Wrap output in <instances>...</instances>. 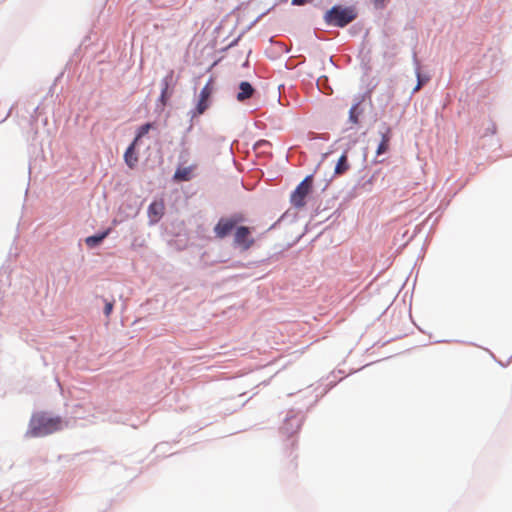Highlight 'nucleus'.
I'll return each instance as SVG.
<instances>
[{"label":"nucleus","mask_w":512,"mask_h":512,"mask_svg":"<svg viewBox=\"0 0 512 512\" xmlns=\"http://www.w3.org/2000/svg\"><path fill=\"white\" fill-rule=\"evenodd\" d=\"M213 88L211 86V83H207L203 87V89L200 92L199 101L196 106V110L198 114H203L205 110L209 107V99L212 94Z\"/></svg>","instance_id":"obj_8"},{"label":"nucleus","mask_w":512,"mask_h":512,"mask_svg":"<svg viewBox=\"0 0 512 512\" xmlns=\"http://www.w3.org/2000/svg\"><path fill=\"white\" fill-rule=\"evenodd\" d=\"M243 221L242 215H233L231 217H222L214 227L215 236L223 239L228 236L237 224Z\"/></svg>","instance_id":"obj_4"},{"label":"nucleus","mask_w":512,"mask_h":512,"mask_svg":"<svg viewBox=\"0 0 512 512\" xmlns=\"http://www.w3.org/2000/svg\"><path fill=\"white\" fill-rule=\"evenodd\" d=\"M349 169V164L347 161V155L343 154L339 159L335 167L336 174H343Z\"/></svg>","instance_id":"obj_15"},{"label":"nucleus","mask_w":512,"mask_h":512,"mask_svg":"<svg viewBox=\"0 0 512 512\" xmlns=\"http://www.w3.org/2000/svg\"><path fill=\"white\" fill-rule=\"evenodd\" d=\"M234 244L242 250H248L254 245V239L251 237V231L248 227L239 226L236 228Z\"/></svg>","instance_id":"obj_5"},{"label":"nucleus","mask_w":512,"mask_h":512,"mask_svg":"<svg viewBox=\"0 0 512 512\" xmlns=\"http://www.w3.org/2000/svg\"><path fill=\"white\" fill-rule=\"evenodd\" d=\"M357 17V13L352 7L334 6L328 10L324 16L327 24L337 27H345Z\"/></svg>","instance_id":"obj_2"},{"label":"nucleus","mask_w":512,"mask_h":512,"mask_svg":"<svg viewBox=\"0 0 512 512\" xmlns=\"http://www.w3.org/2000/svg\"><path fill=\"white\" fill-rule=\"evenodd\" d=\"M162 89H161V95H160V102L162 105H166L167 101L172 95V88L175 85L174 81V71L170 70L167 75L162 79L161 81Z\"/></svg>","instance_id":"obj_6"},{"label":"nucleus","mask_w":512,"mask_h":512,"mask_svg":"<svg viewBox=\"0 0 512 512\" xmlns=\"http://www.w3.org/2000/svg\"><path fill=\"white\" fill-rule=\"evenodd\" d=\"M110 230H106L101 234L98 235H92L85 239V243L88 247L93 248L100 244L109 234Z\"/></svg>","instance_id":"obj_12"},{"label":"nucleus","mask_w":512,"mask_h":512,"mask_svg":"<svg viewBox=\"0 0 512 512\" xmlns=\"http://www.w3.org/2000/svg\"><path fill=\"white\" fill-rule=\"evenodd\" d=\"M416 76H417V85L413 89V93L418 92L421 87L428 81L427 77H422L420 69L418 68L416 70Z\"/></svg>","instance_id":"obj_16"},{"label":"nucleus","mask_w":512,"mask_h":512,"mask_svg":"<svg viewBox=\"0 0 512 512\" xmlns=\"http://www.w3.org/2000/svg\"><path fill=\"white\" fill-rule=\"evenodd\" d=\"M309 0H292L293 5L301 6L308 2Z\"/></svg>","instance_id":"obj_19"},{"label":"nucleus","mask_w":512,"mask_h":512,"mask_svg":"<svg viewBox=\"0 0 512 512\" xmlns=\"http://www.w3.org/2000/svg\"><path fill=\"white\" fill-rule=\"evenodd\" d=\"M362 100H358L349 111V121L353 124L359 123V117L362 114V109H360V104Z\"/></svg>","instance_id":"obj_13"},{"label":"nucleus","mask_w":512,"mask_h":512,"mask_svg":"<svg viewBox=\"0 0 512 512\" xmlns=\"http://www.w3.org/2000/svg\"><path fill=\"white\" fill-rule=\"evenodd\" d=\"M313 186V176L308 175L304 180L296 187L290 196V202L292 206L296 208H302L306 204V197L311 193Z\"/></svg>","instance_id":"obj_3"},{"label":"nucleus","mask_w":512,"mask_h":512,"mask_svg":"<svg viewBox=\"0 0 512 512\" xmlns=\"http://www.w3.org/2000/svg\"><path fill=\"white\" fill-rule=\"evenodd\" d=\"M135 142H133L126 150L125 154H124V158H125V162L126 164L130 167V168H133L137 161H138V158L134 155V148H135Z\"/></svg>","instance_id":"obj_14"},{"label":"nucleus","mask_w":512,"mask_h":512,"mask_svg":"<svg viewBox=\"0 0 512 512\" xmlns=\"http://www.w3.org/2000/svg\"><path fill=\"white\" fill-rule=\"evenodd\" d=\"M113 302H106L104 307V314L108 317L112 313L113 310Z\"/></svg>","instance_id":"obj_18"},{"label":"nucleus","mask_w":512,"mask_h":512,"mask_svg":"<svg viewBox=\"0 0 512 512\" xmlns=\"http://www.w3.org/2000/svg\"><path fill=\"white\" fill-rule=\"evenodd\" d=\"M192 175V167H178L173 176L175 181H189Z\"/></svg>","instance_id":"obj_11"},{"label":"nucleus","mask_w":512,"mask_h":512,"mask_svg":"<svg viewBox=\"0 0 512 512\" xmlns=\"http://www.w3.org/2000/svg\"><path fill=\"white\" fill-rule=\"evenodd\" d=\"M62 429V419L60 417H50L46 413L33 414L27 435L29 437H44Z\"/></svg>","instance_id":"obj_1"},{"label":"nucleus","mask_w":512,"mask_h":512,"mask_svg":"<svg viewBox=\"0 0 512 512\" xmlns=\"http://www.w3.org/2000/svg\"><path fill=\"white\" fill-rule=\"evenodd\" d=\"M392 137V130L389 126L384 125L381 131V141L377 147L376 154L382 155L389 150L390 140Z\"/></svg>","instance_id":"obj_9"},{"label":"nucleus","mask_w":512,"mask_h":512,"mask_svg":"<svg viewBox=\"0 0 512 512\" xmlns=\"http://www.w3.org/2000/svg\"><path fill=\"white\" fill-rule=\"evenodd\" d=\"M240 91L237 94L238 101H244L253 95L254 89L250 83L243 81L239 85Z\"/></svg>","instance_id":"obj_10"},{"label":"nucleus","mask_w":512,"mask_h":512,"mask_svg":"<svg viewBox=\"0 0 512 512\" xmlns=\"http://www.w3.org/2000/svg\"><path fill=\"white\" fill-rule=\"evenodd\" d=\"M165 212V203L163 199L153 201L148 207V218L151 224L160 221Z\"/></svg>","instance_id":"obj_7"},{"label":"nucleus","mask_w":512,"mask_h":512,"mask_svg":"<svg viewBox=\"0 0 512 512\" xmlns=\"http://www.w3.org/2000/svg\"><path fill=\"white\" fill-rule=\"evenodd\" d=\"M374 2V4L378 7V6H382L383 5V2L384 0H372Z\"/></svg>","instance_id":"obj_20"},{"label":"nucleus","mask_w":512,"mask_h":512,"mask_svg":"<svg viewBox=\"0 0 512 512\" xmlns=\"http://www.w3.org/2000/svg\"><path fill=\"white\" fill-rule=\"evenodd\" d=\"M152 128V124L151 123H146L144 125H142L139 129H138V133L136 135V138L134 140V142L136 143L139 139H141L143 136H145L149 130Z\"/></svg>","instance_id":"obj_17"},{"label":"nucleus","mask_w":512,"mask_h":512,"mask_svg":"<svg viewBox=\"0 0 512 512\" xmlns=\"http://www.w3.org/2000/svg\"><path fill=\"white\" fill-rule=\"evenodd\" d=\"M261 144H267V142H266V141L258 142V143H257V146H260Z\"/></svg>","instance_id":"obj_21"}]
</instances>
